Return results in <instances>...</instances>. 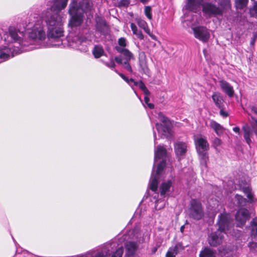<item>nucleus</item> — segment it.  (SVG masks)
I'll list each match as a JSON object with an SVG mask.
<instances>
[{
	"instance_id": "obj_7",
	"label": "nucleus",
	"mask_w": 257,
	"mask_h": 257,
	"mask_svg": "<svg viewBox=\"0 0 257 257\" xmlns=\"http://www.w3.org/2000/svg\"><path fill=\"white\" fill-rule=\"evenodd\" d=\"M202 11L204 13L209 15L222 16V10L211 3H206L203 4Z\"/></svg>"
},
{
	"instance_id": "obj_9",
	"label": "nucleus",
	"mask_w": 257,
	"mask_h": 257,
	"mask_svg": "<svg viewBox=\"0 0 257 257\" xmlns=\"http://www.w3.org/2000/svg\"><path fill=\"white\" fill-rule=\"evenodd\" d=\"M158 118L163 123L162 128L163 132L164 134H170L172 126V123L171 120L161 112L158 113Z\"/></svg>"
},
{
	"instance_id": "obj_48",
	"label": "nucleus",
	"mask_w": 257,
	"mask_h": 257,
	"mask_svg": "<svg viewBox=\"0 0 257 257\" xmlns=\"http://www.w3.org/2000/svg\"><path fill=\"white\" fill-rule=\"evenodd\" d=\"M232 235L234 236L236 238H239L242 235V231L241 230H239L238 229H233Z\"/></svg>"
},
{
	"instance_id": "obj_33",
	"label": "nucleus",
	"mask_w": 257,
	"mask_h": 257,
	"mask_svg": "<svg viewBox=\"0 0 257 257\" xmlns=\"http://www.w3.org/2000/svg\"><path fill=\"white\" fill-rule=\"evenodd\" d=\"M170 249L177 255L185 249V247L182 242H178L176 245L172 248H169Z\"/></svg>"
},
{
	"instance_id": "obj_56",
	"label": "nucleus",
	"mask_w": 257,
	"mask_h": 257,
	"mask_svg": "<svg viewBox=\"0 0 257 257\" xmlns=\"http://www.w3.org/2000/svg\"><path fill=\"white\" fill-rule=\"evenodd\" d=\"M114 60L118 64H121L122 63V60L121 57V56H116L114 58Z\"/></svg>"
},
{
	"instance_id": "obj_26",
	"label": "nucleus",
	"mask_w": 257,
	"mask_h": 257,
	"mask_svg": "<svg viewBox=\"0 0 257 257\" xmlns=\"http://www.w3.org/2000/svg\"><path fill=\"white\" fill-rule=\"evenodd\" d=\"M200 158V163L201 165L207 166V162L209 160L208 151L197 152Z\"/></svg>"
},
{
	"instance_id": "obj_21",
	"label": "nucleus",
	"mask_w": 257,
	"mask_h": 257,
	"mask_svg": "<svg viewBox=\"0 0 257 257\" xmlns=\"http://www.w3.org/2000/svg\"><path fill=\"white\" fill-rule=\"evenodd\" d=\"M210 126L218 136H221L223 134L224 131L223 127L216 121L211 120L210 122Z\"/></svg>"
},
{
	"instance_id": "obj_17",
	"label": "nucleus",
	"mask_w": 257,
	"mask_h": 257,
	"mask_svg": "<svg viewBox=\"0 0 257 257\" xmlns=\"http://www.w3.org/2000/svg\"><path fill=\"white\" fill-rule=\"evenodd\" d=\"M167 150L163 146L159 145L155 151L154 160L155 161L162 159L165 160L167 156Z\"/></svg>"
},
{
	"instance_id": "obj_44",
	"label": "nucleus",
	"mask_w": 257,
	"mask_h": 257,
	"mask_svg": "<svg viewBox=\"0 0 257 257\" xmlns=\"http://www.w3.org/2000/svg\"><path fill=\"white\" fill-rule=\"evenodd\" d=\"M152 8L150 6H146L145 8V14L146 17L150 20L152 19V15L151 13Z\"/></svg>"
},
{
	"instance_id": "obj_30",
	"label": "nucleus",
	"mask_w": 257,
	"mask_h": 257,
	"mask_svg": "<svg viewBox=\"0 0 257 257\" xmlns=\"http://www.w3.org/2000/svg\"><path fill=\"white\" fill-rule=\"evenodd\" d=\"M139 65L142 69L143 72L146 74L149 73L150 70L148 66L147 62L146 60V57L145 56L144 59L139 60Z\"/></svg>"
},
{
	"instance_id": "obj_40",
	"label": "nucleus",
	"mask_w": 257,
	"mask_h": 257,
	"mask_svg": "<svg viewBox=\"0 0 257 257\" xmlns=\"http://www.w3.org/2000/svg\"><path fill=\"white\" fill-rule=\"evenodd\" d=\"M186 7L188 10L194 11L196 10L195 0H187Z\"/></svg>"
},
{
	"instance_id": "obj_58",
	"label": "nucleus",
	"mask_w": 257,
	"mask_h": 257,
	"mask_svg": "<svg viewBox=\"0 0 257 257\" xmlns=\"http://www.w3.org/2000/svg\"><path fill=\"white\" fill-rule=\"evenodd\" d=\"M92 257H105V256L102 252H99L97 253H96L95 255Z\"/></svg>"
},
{
	"instance_id": "obj_39",
	"label": "nucleus",
	"mask_w": 257,
	"mask_h": 257,
	"mask_svg": "<svg viewBox=\"0 0 257 257\" xmlns=\"http://www.w3.org/2000/svg\"><path fill=\"white\" fill-rule=\"evenodd\" d=\"M136 21L139 27L143 29H145L148 26L147 23L141 18H137Z\"/></svg>"
},
{
	"instance_id": "obj_42",
	"label": "nucleus",
	"mask_w": 257,
	"mask_h": 257,
	"mask_svg": "<svg viewBox=\"0 0 257 257\" xmlns=\"http://www.w3.org/2000/svg\"><path fill=\"white\" fill-rule=\"evenodd\" d=\"M114 71L118 74V75L123 79L124 80L126 83L128 84H130V82H134L135 80L133 78H130L128 79L126 76H125L123 74L121 73H119L118 72V71L116 69H114Z\"/></svg>"
},
{
	"instance_id": "obj_31",
	"label": "nucleus",
	"mask_w": 257,
	"mask_h": 257,
	"mask_svg": "<svg viewBox=\"0 0 257 257\" xmlns=\"http://www.w3.org/2000/svg\"><path fill=\"white\" fill-rule=\"evenodd\" d=\"M9 35L14 40V42H16L19 40L20 37L18 35V32L17 29L12 26H11L9 28Z\"/></svg>"
},
{
	"instance_id": "obj_46",
	"label": "nucleus",
	"mask_w": 257,
	"mask_h": 257,
	"mask_svg": "<svg viewBox=\"0 0 257 257\" xmlns=\"http://www.w3.org/2000/svg\"><path fill=\"white\" fill-rule=\"evenodd\" d=\"M103 62L105 66L111 69H114L116 66L114 60L112 58L110 59V62H107L105 61H103Z\"/></svg>"
},
{
	"instance_id": "obj_14",
	"label": "nucleus",
	"mask_w": 257,
	"mask_h": 257,
	"mask_svg": "<svg viewBox=\"0 0 257 257\" xmlns=\"http://www.w3.org/2000/svg\"><path fill=\"white\" fill-rule=\"evenodd\" d=\"M219 82L221 89L225 93V94L230 97H233L234 94L233 86L224 80H221Z\"/></svg>"
},
{
	"instance_id": "obj_47",
	"label": "nucleus",
	"mask_w": 257,
	"mask_h": 257,
	"mask_svg": "<svg viewBox=\"0 0 257 257\" xmlns=\"http://www.w3.org/2000/svg\"><path fill=\"white\" fill-rule=\"evenodd\" d=\"M131 60H125V61L123 62V64L124 65V68L130 72L132 73L133 72V69L132 68L129 63V61Z\"/></svg>"
},
{
	"instance_id": "obj_22",
	"label": "nucleus",
	"mask_w": 257,
	"mask_h": 257,
	"mask_svg": "<svg viewBox=\"0 0 257 257\" xmlns=\"http://www.w3.org/2000/svg\"><path fill=\"white\" fill-rule=\"evenodd\" d=\"M92 52L94 58L96 59L100 58L104 54V51L102 46L99 45H95Z\"/></svg>"
},
{
	"instance_id": "obj_60",
	"label": "nucleus",
	"mask_w": 257,
	"mask_h": 257,
	"mask_svg": "<svg viewBox=\"0 0 257 257\" xmlns=\"http://www.w3.org/2000/svg\"><path fill=\"white\" fill-rule=\"evenodd\" d=\"M233 131L235 133H239L240 131V128L238 126H236L233 128Z\"/></svg>"
},
{
	"instance_id": "obj_49",
	"label": "nucleus",
	"mask_w": 257,
	"mask_h": 257,
	"mask_svg": "<svg viewBox=\"0 0 257 257\" xmlns=\"http://www.w3.org/2000/svg\"><path fill=\"white\" fill-rule=\"evenodd\" d=\"M143 30L153 39L156 40V36L155 35H154L151 32L150 29H149L148 26L145 29H144Z\"/></svg>"
},
{
	"instance_id": "obj_50",
	"label": "nucleus",
	"mask_w": 257,
	"mask_h": 257,
	"mask_svg": "<svg viewBox=\"0 0 257 257\" xmlns=\"http://www.w3.org/2000/svg\"><path fill=\"white\" fill-rule=\"evenodd\" d=\"M134 35H135L137 37L141 40H142L144 39V35L141 31H138V30L136 31V33H133Z\"/></svg>"
},
{
	"instance_id": "obj_62",
	"label": "nucleus",
	"mask_w": 257,
	"mask_h": 257,
	"mask_svg": "<svg viewBox=\"0 0 257 257\" xmlns=\"http://www.w3.org/2000/svg\"><path fill=\"white\" fill-rule=\"evenodd\" d=\"M157 249H158V248H157V247H154V248H153V249H152V252H153V253H155V252H156V251L157 250Z\"/></svg>"
},
{
	"instance_id": "obj_27",
	"label": "nucleus",
	"mask_w": 257,
	"mask_h": 257,
	"mask_svg": "<svg viewBox=\"0 0 257 257\" xmlns=\"http://www.w3.org/2000/svg\"><path fill=\"white\" fill-rule=\"evenodd\" d=\"M242 192L246 195V197L248 199L247 202L252 203L254 202V195L251 191V189L249 187H245L242 188Z\"/></svg>"
},
{
	"instance_id": "obj_15",
	"label": "nucleus",
	"mask_w": 257,
	"mask_h": 257,
	"mask_svg": "<svg viewBox=\"0 0 257 257\" xmlns=\"http://www.w3.org/2000/svg\"><path fill=\"white\" fill-rule=\"evenodd\" d=\"M174 150L177 157L180 160V157L184 156L187 152V146L185 143L179 142L175 144Z\"/></svg>"
},
{
	"instance_id": "obj_45",
	"label": "nucleus",
	"mask_w": 257,
	"mask_h": 257,
	"mask_svg": "<svg viewBox=\"0 0 257 257\" xmlns=\"http://www.w3.org/2000/svg\"><path fill=\"white\" fill-rule=\"evenodd\" d=\"M119 47L124 48L126 46V40L124 37H121L118 40Z\"/></svg>"
},
{
	"instance_id": "obj_1",
	"label": "nucleus",
	"mask_w": 257,
	"mask_h": 257,
	"mask_svg": "<svg viewBox=\"0 0 257 257\" xmlns=\"http://www.w3.org/2000/svg\"><path fill=\"white\" fill-rule=\"evenodd\" d=\"M92 3L91 0H75L69 4L68 14L71 16L70 24L72 27H79L83 22L84 14L91 11Z\"/></svg>"
},
{
	"instance_id": "obj_10",
	"label": "nucleus",
	"mask_w": 257,
	"mask_h": 257,
	"mask_svg": "<svg viewBox=\"0 0 257 257\" xmlns=\"http://www.w3.org/2000/svg\"><path fill=\"white\" fill-rule=\"evenodd\" d=\"M195 145L197 152L208 151L209 150V144L205 138L196 139Z\"/></svg>"
},
{
	"instance_id": "obj_13",
	"label": "nucleus",
	"mask_w": 257,
	"mask_h": 257,
	"mask_svg": "<svg viewBox=\"0 0 257 257\" xmlns=\"http://www.w3.org/2000/svg\"><path fill=\"white\" fill-rule=\"evenodd\" d=\"M48 28L55 27L61 26V21L59 15L58 13L51 15L46 21Z\"/></svg>"
},
{
	"instance_id": "obj_12",
	"label": "nucleus",
	"mask_w": 257,
	"mask_h": 257,
	"mask_svg": "<svg viewBox=\"0 0 257 257\" xmlns=\"http://www.w3.org/2000/svg\"><path fill=\"white\" fill-rule=\"evenodd\" d=\"M139 247L137 242L135 241H128L125 244V255L127 257H132L134 255Z\"/></svg>"
},
{
	"instance_id": "obj_38",
	"label": "nucleus",
	"mask_w": 257,
	"mask_h": 257,
	"mask_svg": "<svg viewBox=\"0 0 257 257\" xmlns=\"http://www.w3.org/2000/svg\"><path fill=\"white\" fill-rule=\"evenodd\" d=\"M138 86L139 88L144 92L145 95H149L150 94V92L142 80L139 81Z\"/></svg>"
},
{
	"instance_id": "obj_43",
	"label": "nucleus",
	"mask_w": 257,
	"mask_h": 257,
	"mask_svg": "<svg viewBox=\"0 0 257 257\" xmlns=\"http://www.w3.org/2000/svg\"><path fill=\"white\" fill-rule=\"evenodd\" d=\"M222 144V141L218 138L216 137L213 141L212 146L217 151V148Z\"/></svg>"
},
{
	"instance_id": "obj_25",
	"label": "nucleus",
	"mask_w": 257,
	"mask_h": 257,
	"mask_svg": "<svg viewBox=\"0 0 257 257\" xmlns=\"http://www.w3.org/2000/svg\"><path fill=\"white\" fill-rule=\"evenodd\" d=\"M242 130L243 131V137L246 142V143L250 145L251 143V140L250 139V128L247 124L244 125L242 127Z\"/></svg>"
},
{
	"instance_id": "obj_53",
	"label": "nucleus",
	"mask_w": 257,
	"mask_h": 257,
	"mask_svg": "<svg viewBox=\"0 0 257 257\" xmlns=\"http://www.w3.org/2000/svg\"><path fill=\"white\" fill-rule=\"evenodd\" d=\"M251 125L252 128H255V127H257V119H255L254 117L251 116Z\"/></svg>"
},
{
	"instance_id": "obj_28",
	"label": "nucleus",
	"mask_w": 257,
	"mask_h": 257,
	"mask_svg": "<svg viewBox=\"0 0 257 257\" xmlns=\"http://www.w3.org/2000/svg\"><path fill=\"white\" fill-rule=\"evenodd\" d=\"M249 0H234V6L237 10H243L246 8Z\"/></svg>"
},
{
	"instance_id": "obj_16",
	"label": "nucleus",
	"mask_w": 257,
	"mask_h": 257,
	"mask_svg": "<svg viewBox=\"0 0 257 257\" xmlns=\"http://www.w3.org/2000/svg\"><path fill=\"white\" fill-rule=\"evenodd\" d=\"M68 2V0H54L51 9L52 11L59 13L61 10L66 7Z\"/></svg>"
},
{
	"instance_id": "obj_36",
	"label": "nucleus",
	"mask_w": 257,
	"mask_h": 257,
	"mask_svg": "<svg viewBox=\"0 0 257 257\" xmlns=\"http://www.w3.org/2000/svg\"><path fill=\"white\" fill-rule=\"evenodd\" d=\"M9 52V49L6 47H5L4 49H0V59L5 60H8L10 57Z\"/></svg>"
},
{
	"instance_id": "obj_6",
	"label": "nucleus",
	"mask_w": 257,
	"mask_h": 257,
	"mask_svg": "<svg viewBox=\"0 0 257 257\" xmlns=\"http://www.w3.org/2000/svg\"><path fill=\"white\" fill-rule=\"evenodd\" d=\"M194 36L196 39L207 42L210 38V33L208 29L204 26H197L192 28Z\"/></svg>"
},
{
	"instance_id": "obj_2",
	"label": "nucleus",
	"mask_w": 257,
	"mask_h": 257,
	"mask_svg": "<svg viewBox=\"0 0 257 257\" xmlns=\"http://www.w3.org/2000/svg\"><path fill=\"white\" fill-rule=\"evenodd\" d=\"M188 213L190 218L196 220H199L204 216L203 208L199 200L196 199H192L190 200Z\"/></svg>"
},
{
	"instance_id": "obj_41",
	"label": "nucleus",
	"mask_w": 257,
	"mask_h": 257,
	"mask_svg": "<svg viewBox=\"0 0 257 257\" xmlns=\"http://www.w3.org/2000/svg\"><path fill=\"white\" fill-rule=\"evenodd\" d=\"M123 253V248L121 246L112 253L111 257H122Z\"/></svg>"
},
{
	"instance_id": "obj_24",
	"label": "nucleus",
	"mask_w": 257,
	"mask_h": 257,
	"mask_svg": "<svg viewBox=\"0 0 257 257\" xmlns=\"http://www.w3.org/2000/svg\"><path fill=\"white\" fill-rule=\"evenodd\" d=\"M218 5L222 10V14L225 11L229 10L231 8L230 0H218Z\"/></svg>"
},
{
	"instance_id": "obj_11",
	"label": "nucleus",
	"mask_w": 257,
	"mask_h": 257,
	"mask_svg": "<svg viewBox=\"0 0 257 257\" xmlns=\"http://www.w3.org/2000/svg\"><path fill=\"white\" fill-rule=\"evenodd\" d=\"M64 30L61 26L50 27L48 31V37L49 38H59L63 36Z\"/></svg>"
},
{
	"instance_id": "obj_55",
	"label": "nucleus",
	"mask_w": 257,
	"mask_h": 257,
	"mask_svg": "<svg viewBox=\"0 0 257 257\" xmlns=\"http://www.w3.org/2000/svg\"><path fill=\"white\" fill-rule=\"evenodd\" d=\"M131 28L132 29V31H133V33H136V31L138 30L137 27L135 25V24L132 23L131 24Z\"/></svg>"
},
{
	"instance_id": "obj_3",
	"label": "nucleus",
	"mask_w": 257,
	"mask_h": 257,
	"mask_svg": "<svg viewBox=\"0 0 257 257\" xmlns=\"http://www.w3.org/2000/svg\"><path fill=\"white\" fill-rule=\"evenodd\" d=\"M250 213L247 209L245 208L239 209L235 214L236 226L243 228L246 221L250 219Z\"/></svg>"
},
{
	"instance_id": "obj_18",
	"label": "nucleus",
	"mask_w": 257,
	"mask_h": 257,
	"mask_svg": "<svg viewBox=\"0 0 257 257\" xmlns=\"http://www.w3.org/2000/svg\"><path fill=\"white\" fill-rule=\"evenodd\" d=\"M212 99L215 105L218 108L224 106L223 96L220 92H215L212 95Z\"/></svg>"
},
{
	"instance_id": "obj_63",
	"label": "nucleus",
	"mask_w": 257,
	"mask_h": 257,
	"mask_svg": "<svg viewBox=\"0 0 257 257\" xmlns=\"http://www.w3.org/2000/svg\"><path fill=\"white\" fill-rule=\"evenodd\" d=\"M184 228H185L184 225H182V226H181V227H180V231L181 232H183Z\"/></svg>"
},
{
	"instance_id": "obj_35",
	"label": "nucleus",
	"mask_w": 257,
	"mask_h": 257,
	"mask_svg": "<svg viewBox=\"0 0 257 257\" xmlns=\"http://www.w3.org/2000/svg\"><path fill=\"white\" fill-rule=\"evenodd\" d=\"M166 160H162L160 163L158 165L157 170L155 175L160 176V174L164 170L166 167Z\"/></svg>"
},
{
	"instance_id": "obj_32",
	"label": "nucleus",
	"mask_w": 257,
	"mask_h": 257,
	"mask_svg": "<svg viewBox=\"0 0 257 257\" xmlns=\"http://www.w3.org/2000/svg\"><path fill=\"white\" fill-rule=\"evenodd\" d=\"M234 197L237 201V204L238 207H243L246 205L247 200L241 195L237 194L235 195Z\"/></svg>"
},
{
	"instance_id": "obj_64",
	"label": "nucleus",
	"mask_w": 257,
	"mask_h": 257,
	"mask_svg": "<svg viewBox=\"0 0 257 257\" xmlns=\"http://www.w3.org/2000/svg\"><path fill=\"white\" fill-rule=\"evenodd\" d=\"M133 83H134V85L135 86H138V85H139V82H137L136 81H134Z\"/></svg>"
},
{
	"instance_id": "obj_19",
	"label": "nucleus",
	"mask_w": 257,
	"mask_h": 257,
	"mask_svg": "<svg viewBox=\"0 0 257 257\" xmlns=\"http://www.w3.org/2000/svg\"><path fill=\"white\" fill-rule=\"evenodd\" d=\"M172 186V181L171 180L162 183L159 187L161 196H164L170 191Z\"/></svg>"
},
{
	"instance_id": "obj_54",
	"label": "nucleus",
	"mask_w": 257,
	"mask_h": 257,
	"mask_svg": "<svg viewBox=\"0 0 257 257\" xmlns=\"http://www.w3.org/2000/svg\"><path fill=\"white\" fill-rule=\"evenodd\" d=\"M166 257H176V254L169 248L166 252Z\"/></svg>"
},
{
	"instance_id": "obj_52",
	"label": "nucleus",
	"mask_w": 257,
	"mask_h": 257,
	"mask_svg": "<svg viewBox=\"0 0 257 257\" xmlns=\"http://www.w3.org/2000/svg\"><path fill=\"white\" fill-rule=\"evenodd\" d=\"M249 108L254 114L257 115V103L249 106Z\"/></svg>"
},
{
	"instance_id": "obj_37",
	"label": "nucleus",
	"mask_w": 257,
	"mask_h": 257,
	"mask_svg": "<svg viewBox=\"0 0 257 257\" xmlns=\"http://www.w3.org/2000/svg\"><path fill=\"white\" fill-rule=\"evenodd\" d=\"M249 11L251 17H257V1H254L253 6L250 8Z\"/></svg>"
},
{
	"instance_id": "obj_23",
	"label": "nucleus",
	"mask_w": 257,
	"mask_h": 257,
	"mask_svg": "<svg viewBox=\"0 0 257 257\" xmlns=\"http://www.w3.org/2000/svg\"><path fill=\"white\" fill-rule=\"evenodd\" d=\"M160 176L158 175H152V179L150 183V189L153 192H156L158 188V183Z\"/></svg>"
},
{
	"instance_id": "obj_8",
	"label": "nucleus",
	"mask_w": 257,
	"mask_h": 257,
	"mask_svg": "<svg viewBox=\"0 0 257 257\" xmlns=\"http://www.w3.org/2000/svg\"><path fill=\"white\" fill-rule=\"evenodd\" d=\"M96 30L103 35L107 33L108 26L105 20L102 17L96 16L95 18Z\"/></svg>"
},
{
	"instance_id": "obj_34",
	"label": "nucleus",
	"mask_w": 257,
	"mask_h": 257,
	"mask_svg": "<svg viewBox=\"0 0 257 257\" xmlns=\"http://www.w3.org/2000/svg\"><path fill=\"white\" fill-rule=\"evenodd\" d=\"M251 235L253 237H257V219L254 218H253L251 221Z\"/></svg>"
},
{
	"instance_id": "obj_4",
	"label": "nucleus",
	"mask_w": 257,
	"mask_h": 257,
	"mask_svg": "<svg viewBox=\"0 0 257 257\" xmlns=\"http://www.w3.org/2000/svg\"><path fill=\"white\" fill-rule=\"evenodd\" d=\"M231 224L230 214L226 213L224 209V212L218 215L217 222V225L218 226L217 229L225 233L226 230L229 229Z\"/></svg>"
},
{
	"instance_id": "obj_51",
	"label": "nucleus",
	"mask_w": 257,
	"mask_h": 257,
	"mask_svg": "<svg viewBox=\"0 0 257 257\" xmlns=\"http://www.w3.org/2000/svg\"><path fill=\"white\" fill-rule=\"evenodd\" d=\"M219 108L220 109L219 114L220 115H221L223 117H226L229 115L228 112L224 111V106H222V107Z\"/></svg>"
},
{
	"instance_id": "obj_61",
	"label": "nucleus",
	"mask_w": 257,
	"mask_h": 257,
	"mask_svg": "<svg viewBox=\"0 0 257 257\" xmlns=\"http://www.w3.org/2000/svg\"><path fill=\"white\" fill-rule=\"evenodd\" d=\"M147 104L148 105V107H149L150 109H153V108H154V107H155V105H154V104H153V103H148V104Z\"/></svg>"
},
{
	"instance_id": "obj_5",
	"label": "nucleus",
	"mask_w": 257,
	"mask_h": 257,
	"mask_svg": "<svg viewBox=\"0 0 257 257\" xmlns=\"http://www.w3.org/2000/svg\"><path fill=\"white\" fill-rule=\"evenodd\" d=\"M223 232L218 229L209 233L207 237V241L210 246L217 247L223 243L224 235Z\"/></svg>"
},
{
	"instance_id": "obj_59",
	"label": "nucleus",
	"mask_w": 257,
	"mask_h": 257,
	"mask_svg": "<svg viewBox=\"0 0 257 257\" xmlns=\"http://www.w3.org/2000/svg\"><path fill=\"white\" fill-rule=\"evenodd\" d=\"M148 96L149 95H146L144 98V101L146 104H148L150 101V98Z\"/></svg>"
},
{
	"instance_id": "obj_57",
	"label": "nucleus",
	"mask_w": 257,
	"mask_h": 257,
	"mask_svg": "<svg viewBox=\"0 0 257 257\" xmlns=\"http://www.w3.org/2000/svg\"><path fill=\"white\" fill-rule=\"evenodd\" d=\"M119 3L122 6H127L129 5V1L128 0H121Z\"/></svg>"
},
{
	"instance_id": "obj_20",
	"label": "nucleus",
	"mask_w": 257,
	"mask_h": 257,
	"mask_svg": "<svg viewBox=\"0 0 257 257\" xmlns=\"http://www.w3.org/2000/svg\"><path fill=\"white\" fill-rule=\"evenodd\" d=\"M115 49L117 52L123 54L126 57L125 60H131L134 59L133 54L128 49L121 48L117 46L115 47Z\"/></svg>"
},
{
	"instance_id": "obj_29",
	"label": "nucleus",
	"mask_w": 257,
	"mask_h": 257,
	"mask_svg": "<svg viewBox=\"0 0 257 257\" xmlns=\"http://www.w3.org/2000/svg\"><path fill=\"white\" fill-rule=\"evenodd\" d=\"M214 253L213 249L209 247H205L200 251L199 257H211Z\"/></svg>"
}]
</instances>
